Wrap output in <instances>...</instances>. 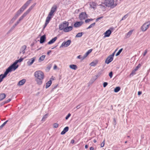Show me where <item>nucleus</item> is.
I'll use <instances>...</instances> for the list:
<instances>
[{
	"label": "nucleus",
	"mask_w": 150,
	"mask_h": 150,
	"mask_svg": "<svg viewBox=\"0 0 150 150\" xmlns=\"http://www.w3.org/2000/svg\"><path fill=\"white\" fill-rule=\"evenodd\" d=\"M34 76L37 84L39 85H41L42 83V81L45 77L43 72L40 70L37 71L35 72Z\"/></svg>",
	"instance_id": "nucleus-1"
},
{
	"label": "nucleus",
	"mask_w": 150,
	"mask_h": 150,
	"mask_svg": "<svg viewBox=\"0 0 150 150\" xmlns=\"http://www.w3.org/2000/svg\"><path fill=\"white\" fill-rule=\"evenodd\" d=\"M18 67V65H17L16 64V63L14 62L13 63L6 69L4 73L7 75L9 72L15 71Z\"/></svg>",
	"instance_id": "nucleus-2"
},
{
	"label": "nucleus",
	"mask_w": 150,
	"mask_h": 150,
	"mask_svg": "<svg viewBox=\"0 0 150 150\" xmlns=\"http://www.w3.org/2000/svg\"><path fill=\"white\" fill-rule=\"evenodd\" d=\"M36 4V3H34L19 18L18 21L20 22L21 20H22L25 17L27 14H28L33 9L34 7Z\"/></svg>",
	"instance_id": "nucleus-3"
},
{
	"label": "nucleus",
	"mask_w": 150,
	"mask_h": 150,
	"mask_svg": "<svg viewBox=\"0 0 150 150\" xmlns=\"http://www.w3.org/2000/svg\"><path fill=\"white\" fill-rule=\"evenodd\" d=\"M105 5L107 7L113 8L116 6L117 4L114 3V0H105L104 2Z\"/></svg>",
	"instance_id": "nucleus-4"
},
{
	"label": "nucleus",
	"mask_w": 150,
	"mask_h": 150,
	"mask_svg": "<svg viewBox=\"0 0 150 150\" xmlns=\"http://www.w3.org/2000/svg\"><path fill=\"white\" fill-rule=\"evenodd\" d=\"M69 25V23L67 21H64L62 23L60 24L59 25V28L60 30L64 31V29Z\"/></svg>",
	"instance_id": "nucleus-5"
},
{
	"label": "nucleus",
	"mask_w": 150,
	"mask_h": 150,
	"mask_svg": "<svg viewBox=\"0 0 150 150\" xmlns=\"http://www.w3.org/2000/svg\"><path fill=\"white\" fill-rule=\"evenodd\" d=\"M26 8L23 5L16 12L14 16L16 18H17L20 15V14L24 11V10Z\"/></svg>",
	"instance_id": "nucleus-6"
},
{
	"label": "nucleus",
	"mask_w": 150,
	"mask_h": 150,
	"mask_svg": "<svg viewBox=\"0 0 150 150\" xmlns=\"http://www.w3.org/2000/svg\"><path fill=\"white\" fill-rule=\"evenodd\" d=\"M150 25V21H149L144 23L141 27V29L142 31H145Z\"/></svg>",
	"instance_id": "nucleus-7"
},
{
	"label": "nucleus",
	"mask_w": 150,
	"mask_h": 150,
	"mask_svg": "<svg viewBox=\"0 0 150 150\" xmlns=\"http://www.w3.org/2000/svg\"><path fill=\"white\" fill-rule=\"evenodd\" d=\"M115 53V52H113L112 54L109 55L107 57L105 61V63H106L108 64L113 60Z\"/></svg>",
	"instance_id": "nucleus-8"
},
{
	"label": "nucleus",
	"mask_w": 150,
	"mask_h": 150,
	"mask_svg": "<svg viewBox=\"0 0 150 150\" xmlns=\"http://www.w3.org/2000/svg\"><path fill=\"white\" fill-rule=\"evenodd\" d=\"M71 42V41L70 40H68L66 42H64L60 46V48H61L63 47H67L70 45Z\"/></svg>",
	"instance_id": "nucleus-9"
},
{
	"label": "nucleus",
	"mask_w": 150,
	"mask_h": 150,
	"mask_svg": "<svg viewBox=\"0 0 150 150\" xmlns=\"http://www.w3.org/2000/svg\"><path fill=\"white\" fill-rule=\"evenodd\" d=\"M86 16L87 15L85 12H82L79 15V19L81 20H83L87 17Z\"/></svg>",
	"instance_id": "nucleus-10"
},
{
	"label": "nucleus",
	"mask_w": 150,
	"mask_h": 150,
	"mask_svg": "<svg viewBox=\"0 0 150 150\" xmlns=\"http://www.w3.org/2000/svg\"><path fill=\"white\" fill-rule=\"evenodd\" d=\"M57 8V7L56 5L54 6L51 8L50 11L48 15H49V16H52L53 15V13L56 10Z\"/></svg>",
	"instance_id": "nucleus-11"
},
{
	"label": "nucleus",
	"mask_w": 150,
	"mask_h": 150,
	"mask_svg": "<svg viewBox=\"0 0 150 150\" xmlns=\"http://www.w3.org/2000/svg\"><path fill=\"white\" fill-rule=\"evenodd\" d=\"M26 47H27L25 45H24L22 46L20 49V54H21L22 53L23 54H24L25 52V51Z\"/></svg>",
	"instance_id": "nucleus-12"
},
{
	"label": "nucleus",
	"mask_w": 150,
	"mask_h": 150,
	"mask_svg": "<svg viewBox=\"0 0 150 150\" xmlns=\"http://www.w3.org/2000/svg\"><path fill=\"white\" fill-rule=\"evenodd\" d=\"M36 57H35L29 60L27 62V64L29 66L31 65L35 61Z\"/></svg>",
	"instance_id": "nucleus-13"
},
{
	"label": "nucleus",
	"mask_w": 150,
	"mask_h": 150,
	"mask_svg": "<svg viewBox=\"0 0 150 150\" xmlns=\"http://www.w3.org/2000/svg\"><path fill=\"white\" fill-rule=\"evenodd\" d=\"M83 21L76 22L74 25L75 27L77 28L81 26L83 23Z\"/></svg>",
	"instance_id": "nucleus-14"
},
{
	"label": "nucleus",
	"mask_w": 150,
	"mask_h": 150,
	"mask_svg": "<svg viewBox=\"0 0 150 150\" xmlns=\"http://www.w3.org/2000/svg\"><path fill=\"white\" fill-rule=\"evenodd\" d=\"M111 33V31L110 30H108L104 33V37H109Z\"/></svg>",
	"instance_id": "nucleus-15"
},
{
	"label": "nucleus",
	"mask_w": 150,
	"mask_h": 150,
	"mask_svg": "<svg viewBox=\"0 0 150 150\" xmlns=\"http://www.w3.org/2000/svg\"><path fill=\"white\" fill-rule=\"evenodd\" d=\"M73 29V27L71 26H67L64 29V32H67Z\"/></svg>",
	"instance_id": "nucleus-16"
},
{
	"label": "nucleus",
	"mask_w": 150,
	"mask_h": 150,
	"mask_svg": "<svg viewBox=\"0 0 150 150\" xmlns=\"http://www.w3.org/2000/svg\"><path fill=\"white\" fill-rule=\"evenodd\" d=\"M46 38L45 35H44L42 36L40 38V43L42 44L46 40Z\"/></svg>",
	"instance_id": "nucleus-17"
},
{
	"label": "nucleus",
	"mask_w": 150,
	"mask_h": 150,
	"mask_svg": "<svg viewBox=\"0 0 150 150\" xmlns=\"http://www.w3.org/2000/svg\"><path fill=\"white\" fill-rule=\"evenodd\" d=\"M69 129L68 127H65L63 129V130L61 132V135L64 134L67 132Z\"/></svg>",
	"instance_id": "nucleus-18"
},
{
	"label": "nucleus",
	"mask_w": 150,
	"mask_h": 150,
	"mask_svg": "<svg viewBox=\"0 0 150 150\" xmlns=\"http://www.w3.org/2000/svg\"><path fill=\"white\" fill-rule=\"evenodd\" d=\"M57 37H55L54 38L52 39L50 41H49L48 42V44L49 45H50V44L53 43L55 41L57 40Z\"/></svg>",
	"instance_id": "nucleus-19"
},
{
	"label": "nucleus",
	"mask_w": 150,
	"mask_h": 150,
	"mask_svg": "<svg viewBox=\"0 0 150 150\" xmlns=\"http://www.w3.org/2000/svg\"><path fill=\"white\" fill-rule=\"evenodd\" d=\"M26 81L25 79H23L20 81L18 83V85L22 86L23 85Z\"/></svg>",
	"instance_id": "nucleus-20"
},
{
	"label": "nucleus",
	"mask_w": 150,
	"mask_h": 150,
	"mask_svg": "<svg viewBox=\"0 0 150 150\" xmlns=\"http://www.w3.org/2000/svg\"><path fill=\"white\" fill-rule=\"evenodd\" d=\"M6 74L5 73L4 74H2L0 75V83L3 81V79L6 77Z\"/></svg>",
	"instance_id": "nucleus-21"
},
{
	"label": "nucleus",
	"mask_w": 150,
	"mask_h": 150,
	"mask_svg": "<svg viewBox=\"0 0 150 150\" xmlns=\"http://www.w3.org/2000/svg\"><path fill=\"white\" fill-rule=\"evenodd\" d=\"M51 18V16H49V15H48V16L46 18V21L45 22V23H46V24H47L49 23Z\"/></svg>",
	"instance_id": "nucleus-22"
},
{
	"label": "nucleus",
	"mask_w": 150,
	"mask_h": 150,
	"mask_svg": "<svg viewBox=\"0 0 150 150\" xmlns=\"http://www.w3.org/2000/svg\"><path fill=\"white\" fill-rule=\"evenodd\" d=\"M92 49H90L88 50V51L83 55L84 57L86 58L87 56L92 51Z\"/></svg>",
	"instance_id": "nucleus-23"
},
{
	"label": "nucleus",
	"mask_w": 150,
	"mask_h": 150,
	"mask_svg": "<svg viewBox=\"0 0 150 150\" xmlns=\"http://www.w3.org/2000/svg\"><path fill=\"white\" fill-rule=\"evenodd\" d=\"M69 67L75 70H76L77 68V66L74 64H71L69 65Z\"/></svg>",
	"instance_id": "nucleus-24"
},
{
	"label": "nucleus",
	"mask_w": 150,
	"mask_h": 150,
	"mask_svg": "<svg viewBox=\"0 0 150 150\" xmlns=\"http://www.w3.org/2000/svg\"><path fill=\"white\" fill-rule=\"evenodd\" d=\"M33 0H28L23 5V6L26 8L28 6L30 3L31 1Z\"/></svg>",
	"instance_id": "nucleus-25"
},
{
	"label": "nucleus",
	"mask_w": 150,
	"mask_h": 150,
	"mask_svg": "<svg viewBox=\"0 0 150 150\" xmlns=\"http://www.w3.org/2000/svg\"><path fill=\"white\" fill-rule=\"evenodd\" d=\"M52 82L51 80H49L46 83L45 88H47L49 87L52 84Z\"/></svg>",
	"instance_id": "nucleus-26"
},
{
	"label": "nucleus",
	"mask_w": 150,
	"mask_h": 150,
	"mask_svg": "<svg viewBox=\"0 0 150 150\" xmlns=\"http://www.w3.org/2000/svg\"><path fill=\"white\" fill-rule=\"evenodd\" d=\"M6 95L5 93H2L0 94V101L3 100L5 97Z\"/></svg>",
	"instance_id": "nucleus-27"
},
{
	"label": "nucleus",
	"mask_w": 150,
	"mask_h": 150,
	"mask_svg": "<svg viewBox=\"0 0 150 150\" xmlns=\"http://www.w3.org/2000/svg\"><path fill=\"white\" fill-rule=\"evenodd\" d=\"M84 34L83 32L79 33H78L75 36V38H81Z\"/></svg>",
	"instance_id": "nucleus-28"
},
{
	"label": "nucleus",
	"mask_w": 150,
	"mask_h": 150,
	"mask_svg": "<svg viewBox=\"0 0 150 150\" xmlns=\"http://www.w3.org/2000/svg\"><path fill=\"white\" fill-rule=\"evenodd\" d=\"M45 55H42L40 56L39 59V62H40L43 61L45 59Z\"/></svg>",
	"instance_id": "nucleus-29"
},
{
	"label": "nucleus",
	"mask_w": 150,
	"mask_h": 150,
	"mask_svg": "<svg viewBox=\"0 0 150 150\" xmlns=\"http://www.w3.org/2000/svg\"><path fill=\"white\" fill-rule=\"evenodd\" d=\"M133 32V30H131L130 31H129L127 33L126 35V38H128L130 37V36L132 34V33Z\"/></svg>",
	"instance_id": "nucleus-30"
},
{
	"label": "nucleus",
	"mask_w": 150,
	"mask_h": 150,
	"mask_svg": "<svg viewBox=\"0 0 150 150\" xmlns=\"http://www.w3.org/2000/svg\"><path fill=\"white\" fill-rule=\"evenodd\" d=\"M24 58H21V57L20 58L16 60L15 62H14L15 63H16V64H17V63L18 62H21L24 59Z\"/></svg>",
	"instance_id": "nucleus-31"
},
{
	"label": "nucleus",
	"mask_w": 150,
	"mask_h": 150,
	"mask_svg": "<svg viewBox=\"0 0 150 150\" xmlns=\"http://www.w3.org/2000/svg\"><path fill=\"white\" fill-rule=\"evenodd\" d=\"M120 89V88L119 86L116 87L114 90V91L115 93L118 92Z\"/></svg>",
	"instance_id": "nucleus-32"
},
{
	"label": "nucleus",
	"mask_w": 150,
	"mask_h": 150,
	"mask_svg": "<svg viewBox=\"0 0 150 150\" xmlns=\"http://www.w3.org/2000/svg\"><path fill=\"white\" fill-rule=\"evenodd\" d=\"M16 27V26L14 25L10 29L8 30V33H9L12 31Z\"/></svg>",
	"instance_id": "nucleus-33"
},
{
	"label": "nucleus",
	"mask_w": 150,
	"mask_h": 150,
	"mask_svg": "<svg viewBox=\"0 0 150 150\" xmlns=\"http://www.w3.org/2000/svg\"><path fill=\"white\" fill-rule=\"evenodd\" d=\"M16 19V18L13 16L10 22V23H12L15 21Z\"/></svg>",
	"instance_id": "nucleus-34"
},
{
	"label": "nucleus",
	"mask_w": 150,
	"mask_h": 150,
	"mask_svg": "<svg viewBox=\"0 0 150 150\" xmlns=\"http://www.w3.org/2000/svg\"><path fill=\"white\" fill-rule=\"evenodd\" d=\"M77 58L78 59H80L81 60H83L85 58L84 57V55L83 57H81V55H79L77 57Z\"/></svg>",
	"instance_id": "nucleus-35"
},
{
	"label": "nucleus",
	"mask_w": 150,
	"mask_h": 150,
	"mask_svg": "<svg viewBox=\"0 0 150 150\" xmlns=\"http://www.w3.org/2000/svg\"><path fill=\"white\" fill-rule=\"evenodd\" d=\"M95 24V23H94L92 24H91V25H90L86 29H90L92 27H93V26H94V25Z\"/></svg>",
	"instance_id": "nucleus-36"
},
{
	"label": "nucleus",
	"mask_w": 150,
	"mask_h": 150,
	"mask_svg": "<svg viewBox=\"0 0 150 150\" xmlns=\"http://www.w3.org/2000/svg\"><path fill=\"white\" fill-rule=\"evenodd\" d=\"M48 115V114H47L43 116L42 119V120L43 121H45V119L47 118Z\"/></svg>",
	"instance_id": "nucleus-37"
},
{
	"label": "nucleus",
	"mask_w": 150,
	"mask_h": 150,
	"mask_svg": "<svg viewBox=\"0 0 150 150\" xmlns=\"http://www.w3.org/2000/svg\"><path fill=\"white\" fill-rule=\"evenodd\" d=\"M122 50V48H121V49H120L116 54V55H115L116 56H117L119 55L120 54V53L121 52Z\"/></svg>",
	"instance_id": "nucleus-38"
},
{
	"label": "nucleus",
	"mask_w": 150,
	"mask_h": 150,
	"mask_svg": "<svg viewBox=\"0 0 150 150\" xmlns=\"http://www.w3.org/2000/svg\"><path fill=\"white\" fill-rule=\"evenodd\" d=\"M90 6L92 8H94L96 6L95 3L93 2L91 3L90 4Z\"/></svg>",
	"instance_id": "nucleus-39"
},
{
	"label": "nucleus",
	"mask_w": 150,
	"mask_h": 150,
	"mask_svg": "<svg viewBox=\"0 0 150 150\" xmlns=\"http://www.w3.org/2000/svg\"><path fill=\"white\" fill-rule=\"evenodd\" d=\"M102 71L99 72L97 75L96 76V79H97L99 76L102 74Z\"/></svg>",
	"instance_id": "nucleus-40"
},
{
	"label": "nucleus",
	"mask_w": 150,
	"mask_h": 150,
	"mask_svg": "<svg viewBox=\"0 0 150 150\" xmlns=\"http://www.w3.org/2000/svg\"><path fill=\"white\" fill-rule=\"evenodd\" d=\"M127 17H128V14H127L125 15L120 20V21H121L122 20H125L127 18Z\"/></svg>",
	"instance_id": "nucleus-41"
},
{
	"label": "nucleus",
	"mask_w": 150,
	"mask_h": 150,
	"mask_svg": "<svg viewBox=\"0 0 150 150\" xmlns=\"http://www.w3.org/2000/svg\"><path fill=\"white\" fill-rule=\"evenodd\" d=\"M58 124L57 123H54L53 124V126L54 128H57L58 127Z\"/></svg>",
	"instance_id": "nucleus-42"
},
{
	"label": "nucleus",
	"mask_w": 150,
	"mask_h": 150,
	"mask_svg": "<svg viewBox=\"0 0 150 150\" xmlns=\"http://www.w3.org/2000/svg\"><path fill=\"white\" fill-rule=\"evenodd\" d=\"M96 64V63L94 62H91L90 65V66H95Z\"/></svg>",
	"instance_id": "nucleus-43"
},
{
	"label": "nucleus",
	"mask_w": 150,
	"mask_h": 150,
	"mask_svg": "<svg viewBox=\"0 0 150 150\" xmlns=\"http://www.w3.org/2000/svg\"><path fill=\"white\" fill-rule=\"evenodd\" d=\"M141 66V65L140 64H139L137 67H136L134 69L136 70L137 71L138 69Z\"/></svg>",
	"instance_id": "nucleus-44"
},
{
	"label": "nucleus",
	"mask_w": 150,
	"mask_h": 150,
	"mask_svg": "<svg viewBox=\"0 0 150 150\" xmlns=\"http://www.w3.org/2000/svg\"><path fill=\"white\" fill-rule=\"evenodd\" d=\"M137 71L135 69H134L132 71V73L130 74V75L133 76V75L135 74V72Z\"/></svg>",
	"instance_id": "nucleus-45"
},
{
	"label": "nucleus",
	"mask_w": 150,
	"mask_h": 150,
	"mask_svg": "<svg viewBox=\"0 0 150 150\" xmlns=\"http://www.w3.org/2000/svg\"><path fill=\"white\" fill-rule=\"evenodd\" d=\"M105 145V140H104L103 142L101 143L100 145L101 147H103Z\"/></svg>",
	"instance_id": "nucleus-46"
},
{
	"label": "nucleus",
	"mask_w": 150,
	"mask_h": 150,
	"mask_svg": "<svg viewBox=\"0 0 150 150\" xmlns=\"http://www.w3.org/2000/svg\"><path fill=\"white\" fill-rule=\"evenodd\" d=\"M71 114L70 113H69L65 117V119L66 120H67L68 118L70 117V116H71Z\"/></svg>",
	"instance_id": "nucleus-47"
},
{
	"label": "nucleus",
	"mask_w": 150,
	"mask_h": 150,
	"mask_svg": "<svg viewBox=\"0 0 150 150\" xmlns=\"http://www.w3.org/2000/svg\"><path fill=\"white\" fill-rule=\"evenodd\" d=\"M20 22L18 20L13 25L16 27Z\"/></svg>",
	"instance_id": "nucleus-48"
},
{
	"label": "nucleus",
	"mask_w": 150,
	"mask_h": 150,
	"mask_svg": "<svg viewBox=\"0 0 150 150\" xmlns=\"http://www.w3.org/2000/svg\"><path fill=\"white\" fill-rule=\"evenodd\" d=\"M108 83L106 82H105L103 83V86L104 88H105L107 85Z\"/></svg>",
	"instance_id": "nucleus-49"
},
{
	"label": "nucleus",
	"mask_w": 150,
	"mask_h": 150,
	"mask_svg": "<svg viewBox=\"0 0 150 150\" xmlns=\"http://www.w3.org/2000/svg\"><path fill=\"white\" fill-rule=\"evenodd\" d=\"M109 76L111 78L112 76V71H111L109 74Z\"/></svg>",
	"instance_id": "nucleus-50"
},
{
	"label": "nucleus",
	"mask_w": 150,
	"mask_h": 150,
	"mask_svg": "<svg viewBox=\"0 0 150 150\" xmlns=\"http://www.w3.org/2000/svg\"><path fill=\"white\" fill-rule=\"evenodd\" d=\"M103 16H101V17H100L99 18H97L96 20V21H98L100 19L102 18H103Z\"/></svg>",
	"instance_id": "nucleus-51"
},
{
	"label": "nucleus",
	"mask_w": 150,
	"mask_h": 150,
	"mask_svg": "<svg viewBox=\"0 0 150 150\" xmlns=\"http://www.w3.org/2000/svg\"><path fill=\"white\" fill-rule=\"evenodd\" d=\"M8 121V120H6L5 122L2 125H2V126L4 127V126L6 124Z\"/></svg>",
	"instance_id": "nucleus-52"
},
{
	"label": "nucleus",
	"mask_w": 150,
	"mask_h": 150,
	"mask_svg": "<svg viewBox=\"0 0 150 150\" xmlns=\"http://www.w3.org/2000/svg\"><path fill=\"white\" fill-rule=\"evenodd\" d=\"M11 99H9L6 101L5 103H8V102H10L11 101Z\"/></svg>",
	"instance_id": "nucleus-53"
},
{
	"label": "nucleus",
	"mask_w": 150,
	"mask_h": 150,
	"mask_svg": "<svg viewBox=\"0 0 150 150\" xmlns=\"http://www.w3.org/2000/svg\"><path fill=\"white\" fill-rule=\"evenodd\" d=\"M80 105L81 104H80L79 105L76 106V108H77V109H78L80 108L81 107Z\"/></svg>",
	"instance_id": "nucleus-54"
},
{
	"label": "nucleus",
	"mask_w": 150,
	"mask_h": 150,
	"mask_svg": "<svg viewBox=\"0 0 150 150\" xmlns=\"http://www.w3.org/2000/svg\"><path fill=\"white\" fill-rule=\"evenodd\" d=\"M147 52V50H145L144 53L143 54V56H145L146 55V54Z\"/></svg>",
	"instance_id": "nucleus-55"
},
{
	"label": "nucleus",
	"mask_w": 150,
	"mask_h": 150,
	"mask_svg": "<svg viewBox=\"0 0 150 150\" xmlns=\"http://www.w3.org/2000/svg\"><path fill=\"white\" fill-rule=\"evenodd\" d=\"M89 22H90V19H87L85 21V22L86 23H88Z\"/></svg>",
	"instance_id": "nucleus-56"
},
{
	"label": "nucleus",
	"mask_w": 150,
	"mask_h": 150,
	"mask_svg": "<svg viewBox=\"0 0 150 150\" xmlns=\"http://www.w3.org/2000/svg\"><path fill=\"white\" fill-rule=\"evenodd\" d=\"M142 93V92H141V91H138V95H140Z\"/></svg>",
	"instance_id": "nucleus-57"
},
{
	"label": "nucleus",
	"mask_w": 150,
	"mask_h": 150,
	"mask_svg": "<svg viewBox=\"0 0 150 150\" xmlns=\"http://www.w3.org/2000/svg\"><path fill=\"white\" fill-rule=\"evenodd\" d=\"M94 148L93 147H91L90 148V150H94Z\"/></svg>",
	"instance_id": "nucleus-58"
},
{
	"label": "nucleus",
	"mask_w": 150,
	"mask_h": 150,
	"mask_svg": "<svg viewBox=\"0 0 150 150\" xmlns=\"http://www.w3.org/2000/svg\"><path fill=\"white\" fill-rule=\"evenodd\" d=\"M51 52V50H50L48 52L47 54L48 55H49L50 53Z\"/></svg>",
	"instance_id": "nucleus-59"
},
{
	"label": "nucleus",
	"mask_w": 150,
	"mask_h": 150,
	"mask_svg": "<svg viewBox=\"0 0 150 150\" xmlns=\"http://www.w3.org/2000/svg\"><path fill=\"white\" fill-rule=\"evenodd\" d=\"M47 24H46V23H45V25L43 28V29H44L47 26Z\"/></svg>",
	"instance_id": "nucleus-60"
},
{
	"label": "nucleus",
	"mask_w": 150,
	"mask_h": 150,
	"mask_svg": "<svg viewBox=\"0 0 150 150\" xmlns=\"http://www.w3.org/2000/svg\"><path fill=\"white\" fill-rule=\"evenodd\" d=\"M57 68V66L56 65H55L54 67V69H56Z\"/></svg>",
	"instance_id": "nucleus-61"
},
{
	"label": "nucleus",
	"mask_w": 150,
	"mask_h": 150,
	"mask_svg": "<svg viewBox=\"0 0 150 150\" xmlns=\"http://www.w3.org/2000/svg\"><path fill=\"white\" fill-rule=\"evenodd\" d=\"M74 142V140L72 139L71 141V143H73Z\"/></svg>",
	"instance_id": "nucleus-62"
},
{
	"label": "nucleus",
	"mask_w": 150,
	"mask_h": 150,
	"mask_svg": "<svg viewBox=\"0 0 150 150\" xmlns=\"http://www.w3.org/2000/svg\"><path fill=\"white\" fill-rule=\"evenodd\" d=\"M85 148L86 149H87L88 148V145H85Z\"/></svg>",
	"instance_id": "nucleus-63"
},
{
	"label": "nucleus",
	"mask_w": 150,
	"mask_h": 150,
	"mask_svg": "<svg viewBox=\"0 0 150 150\" xmlns=\"http://www.w3.org/2000/svg\"><path fill=\"white\" fill-rule=\"evenodd\" d=\"M4 127H3V126H2V125H1L0 126V129H1V128H2Z\"/></svg>",
	"instance_id": "nucleus-64"
}]
</instances>
